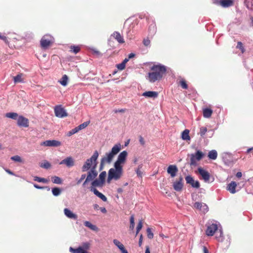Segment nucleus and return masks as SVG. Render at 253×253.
<instances>
[{
    "label": "nucleus",
    "instance_id": "11",
    "mask_svg": "<svg viewBox=\"0 0 253 253\" xmlns=\"http://www.w3.org/2000/svg\"><path fill=\"white\" fill-rule=\"evenodd\" d=\"M104 184L105 183L104 182L97 178H95L91 182L89 190L91 192H94V190H97L96 188H101L103 187Z\"/></svg>",
    "mask_w": 253,
    "mask_h": 253
},
{
    "label": "nucleus",
    "instance_id": "60",
    "mask_svg": "<svg viewBox=\"0 0 253 253\" xmlns=\"http://www.w3.org/2000/svg\"><path fill=\"white\" fill-rule=\"evenodd\" d=\"M100 210L102 213H106L107 212L106 209L104 207L100 208Z\"/></svg>",
    "mask_w": 253,
    "mask_h": 253
},
{
    "label": "nucleus",
    "instance_id": "53",
    "mask_svg": "<svg viewBox=\"0 0 253 253\" xmlns=\"http://www.w3.org/2000/svg\"><path fill=\"white\" fill-rule=\"evenodd\" d=\"M126 65L122 62L117 65V68L120 70H123L125 68Z\"/></svg>",
    "mask_w": 253,
    "mask_h": 253
},
{
    "label": "nucleus",
    "instance_id": "25",
    "mask_svg": "<svg viewBox=\"0 0 253 253\" xmlns=\"http://www.w3.org/2000/svg\"><path fill=\"white\" fill-rule=\"evenodd\" d=\"M220 3L223 7H228L233 4V1L232 0H221Z\"/></svg>",
    "mask_w": 253,
    "mask_h": 253
},
{
    "label": "nucleus",
    "instance_id": "32",
    "mask_svg": "<svg viewBox=\"0 0 253 253\" xmlns=\"http://www.w3.org/2000/svg\"><path fill=\"white\" fill-rule=\"evenodd\" d=\"M217 157V153L216 150H212L210 151L208 154V157L211 160H215Z\"/></svg>",
    "mask_w": 253,
    "mask_h": 253
},
{
    "label": "nucleus",
    "instance_id": "8",
    "mask_svg": "<svg viewBox=\"0 0 253 253\" xmlns=\"http://www.w3.org/2000/svg\"><path fill=\"white\" fill-rule=\"evenodd\" d=\"M53 38L49 35H45L42 37L41 40V45L42 48H46L53 42Z\"/></svg>",
    "mask_w": 253,
    "mask_h": 253
},
{
    "label": "nucleus",
    "instance_id": "59",
    "mask_svg": "<svg viewBox=\"0 0 253 253\" xmlns=\"http://www.w3.org/2000/svg\"><path fill=\"white\" fill-rule=\"evenodd\" d=\"M142 235H141L140 236V238H139V242H138V244H139V246H141V245H142Z\"/></svg>",
    "mask_w": 253,
    "mask_h": 253
},
{
    "label": "nucleus",
    "instance_id": "58",
    "mask_svg": "<svg viewBox=\"0 0 253 253\" xmlns=\"http://www.w3.org/2000/svg\"><path fill=\"white\" fill-rule=\"evenodd\" d=\"M114 111L115 113H124L125 111V109H121L119 110H116Z\"/></svg>",
    "mask_w": 253,
    "mask_h": 253
},
{
    "label": "nucleus",
    "instance_id": "21",
    "mask_svg": "<svg viewBox=\"0 0 253 253\" xmlns=\"http://www.w3.org/2000/svg\"><path fill=\"white\" fill-rule=\"evenodd\" d=\"M237 187V183L235 181H231L230 183L227 185V190L229 191L231 193L234 194L237 191L236 190V187Z\"/></svg>",
    "mask_w": 253,
    "mask_h": 253
},
{
    "label": "nucleus",
    "instance_id": "26",
    "mask_svg": "<svg viewBox=\"0 0 253 253\" xmlns=\"http://www.w3.org/2000/svg\"><path fill=\"white\" fill-rule=\"evenodd\" d=\"M70 251L73 253H86V251H85L82 247H79L77 249H74L72 247L70 248Z\"/></svg>",
    "mask_w": 253,
    "mask_h": 253
},
{
    "label": "nucleus",
    "instance_id": "24",
    "mask_svg": "<svg viewBox=\"0 0 253 253\" xmlns=\"http://www.w3.org/2000/svg\"><path fill=\"white\" fill-rule=\"evenodd\" d=\"M215 238L218 242H222L223 240V232L221 227H220L216 232Z\"/></svg>",
    "mask_w": 253,
    "mask_h": 253
},
{
    "label": "nucleus",
    "instance_id": "2",
    "mask_svg": "<svg viewBox=\"0 0 253 253\" xmlns=\"http://www.w3.org/2000/svg\"><path fill=\"white\" fill-rule=\"evenodd\" d=\"M121 145L120 143L115 144L109 152L106 153L105 155L101 158L100 166L102 167L105 164H110L115 156L120 151Z\"/></svg>",
    "mask_w": 253,
    "mask_h": 253
},
{
    "label": "nucleus",
    "instance_id": "39",
    "mask_svg": "<svg viewBox=\"0 0 253 253\" xmlns=\"http://www.w3.org/2000/svg\"><path fill=\"white\" fill-rule=\"evenodd\" d=\"M135 223H134V217L133 215H131L130 217V225H129V229L131 230H133L134 228Z\"/></svg>",
    "mask_w": 253,
    "mask_h": 253
},
{
    "label": "nucleus",
    "instance_id": "45",
    "mask_svg": "<svg viewBox=\"0 0 253 253\" xmlns=\"http://www.w3.org/2000/svg\"><path fill=\"white\" fill-rule=\"evenodd\" d=\"M79 131V130L77 128V127H76L75 128L72 129V130H71L70 131H68L67 133V135L68 136H70L72 135H73L74 134L78 132Z\"/></svg>",
    "mask_w": 253,
    "mask_h": 253
},
{
    "label": "nucleus",
    "instance_id": "50",
    "mask_svg": "<svg viewBox=\"0 0 253 253\" xmlns=\"http://www.w3.org/2000/svg\"><path fill=\"white\" fill-rule=\"evenodd\" d=\"M142 227V221L141 220H140L139 221V223L136 227V235H137L138 234L139 231L141 229Z\"/></svg>",
    "mask_w": 253,
    "mask_h": 253
},
{
    "label": "nucleus",
    "instance_id": "18",
    "mask_svg": "<svg viewBox=\"0 0 253 253\" xmlns=\"http://www.w3.org/2000/svg\"><path fill=\"white\" fill-rule=\"evenodd\" d=\"M178 170L176 165H169L167 169V172L170 174L171 177H174L176 175Z\"/></svg>",
    "mask_w": 253,
    "mask_h": 253
},
{
    "label": "nucleus",
    "instance_id": "63",
    "mask_svg": "<svg viewBox=\"0 0 253 253\" xmlns=\"http://www.w3.org/2000/svg\"><path fill=\"white\" fill-rule=\"evenodd\" d=\"M93 208L95 210H98L99 209V206L97 204H94Z\"/></svg>",
    "mask_w": 253,
    "mask_h": 253
},
{
    "label": "nucleus",
    "instance_id": "47",
    "mask_svg": "<svg viewBox=\"0 0 253 253\" xmlns=\"http://www.w3.org/2000/svg\"><path fill=\"white\" fill-rule=\"evenodd\" d=\"M11 159L15 162H22V160L21 157L18 155L14 156L11 157Z\"/></svg>",
    "mask_w": 253,
    "mask_h": 253
},
{
    "label": "nucleus",
    "instance_id": "48",
    "mask_svg": "<svg viewBox=\"0 0 253 253\" xmlns=\"http://www.w3.org/2000/svg\"><path fill=\"white\" fill-rule=\"evenodd\" d=\"M147 233V236L149 239H152L154 237V234L152 232L151 228H148L146 230Z\"/></svg>",
    "mask_w": 253,
    "mask_h": 253
},
{
    "label": "nucleus",
    "instance_id": "34",
    "mask_svg": "<svg viewBox=\"0 0 253 253\" xmlns=\"http://www.w3.org/2000/svg\"><path fill=\"white\" fill-rule=\"evenodd\" d=\"M52 182L53 183L61 184L62 183V180L61 178L57 176H54L51 177Z\"/></svg>",
    "mask_w": 253,
    "mask_h": 253
},
{
    "label": "nucleus",
    "instance_id": "3",
    "mask_svg": "<svg viewBox=\"0 0 253 253\" xmlns=\"http://www.w3.org/2000/svg\"><path fill=\"white\" fill-rule=\"evenodd\" d=\"M123 174V166H119L114 164V168H111L108 172L107 182L110 183L112 180L115 181L119 180Z\"/></svg>",
    "mask_w": 253,
    "mask_h": 253
},
{
    "label": "nucleus",
    "instance_id": "46",
    "mask_svg": "<svg viewBox=\"0 0 253 253\" xmlns=\"http://www.w3.org/2000/svg\"><path fill=\"white\" fill-rule=\"evenodd\" d=\"M142 168L141 165H139L137 169L135 170L137 175L139 177H142V172L141 170V169Z\"/></svg>",
    "mask_w": 253,
    "mask_h": 253
},
{
    "label": "nucleus",
    "instance_id": "16",
    "mask_svg": "<svg viewBox=\"0 0 253 253\" xmlns=\"http://www.w3.org/2000/svg\"><path fill=\"white\" fill-rule=\"evenodd\" d=\"M17 121V125L19 126L27 127L29 126L28 119L22 116H19Z\"/></svg>",
    "mask_w": 253,
    "mask_h": 253
},
{
    "label": "nucleus",
    "instance_id": "40",
    "mask_svg": "<svg viewBox=\"0 0 253 253\" xmlns=\"http://www.w3.org/2000/svg\"><path fill=\"white\" fill-rule=\"evenodd\" d=\"M149 31L150 34L154 35L156 32V27L155 24H151L149 27Z\"/></svg>",
    "mask_w": 253,
    "mask_h": 253
},
{
    "label": "nucleus",
    "instance_id": "4",
    "mask_svg": "<svg viewBox=\"0 0 253 253\" xmlns=\"http://www.w3.org/2000/svg\"><path fill=\"white\" fill-rule=\"evenodd\" d=\"M98 156L99 154L97 151H95L92 156L89 159H87L84 163L82 168V171H87L93 167H95L94 168H96L97 165V159Z\"/></svg>",
    "mask_w": 253,
    "mask_h": 253
},
{
    "label": "nucleus",
    "instance_id": "43",
    "mask_svg": "<svg viewBox=\"0 0 253 253\" xmlns=\"http://www.w3.org/2000/svg\"><path fill=\"white\" fill-rule=\"evenodd\" d=\"M13 80L15 83L22 82L23 80L22 79V75L21 74H19L14 77Z\"/></svg>",
    "mask_w": 253,
    "mask_h": 253
},
{
    "label": "nucleus",
    "instance_id": "54",
    "mask_svg": "<svg viewBox=\"0 0 253 253\" xmlns=\"http://www.w3.org/2000/svg\"><path fill=\"white\" fill-rule=\"evenodd\" d=\"M86 177V174H82L81 176V178L77 180V184H79L80 183H81L82 182V181Z\"/></svg>",
    "mask_w": 253,
    "mask_h": 253
},
{
    "label": "nucleus",
    "instance_id": "17",
    "mask_svg": "<svg viewBox=\"0 0 253 253\" xmlns=\"http://www.w3.org/2000/svg\"><path fill=\"white\" fill-rule=\"evenodd\" d=\"M60 165H65L67 167L70 168L74 165V160L71 157H68L62 160L60 163Z\"/></svg>",
    "mask_w": 253,
    "mask_h": 253
},
{
    "label": "nucleus",
    "instance_id": "19",
    "mask_svg": "<svg viewBox=\"0 0 253 253\" xmlns=\"http://www.w3.org/2000/svg\"><path fill=\"white\" fill-rule=\"evenodd\" d=\"M183 178L181 176L179 177L178 181H176L173 183V187L174 189L176 191H180L183 188Z\"/></svg>",
    "mask_w": 253,
    "mask_h": 253
},
{
    "label": "nucleus",
    "instance_id": "5",
    "mask_svg": "<svg viewBox=\"0 0 253 253\" xmlns=\"http://www.w3.org/2000/svg\"><path fill=\"white\" fill-rule=\"evenodd\" d=\"M207 230L206 231V234L207 236H211L218 230V229L221 227L220 225L217 222L210 223L209 222L207 224Z\"/></svg>",
    "mask_w": 253,
    "mask_h": 253
},
{
    "label": "nucleus",
    "instance_id": "51",
    "mask_svg": "<svg viewBox=\"0 0 253 253\" xmlns=\"http://www.w3.org/2000/svg\"><path fill=\"white\" fill-rule=\"evenodd\" d=\"M180 84L183 89H187L188 85L185 80H182L180 81Z\"/></svg>",
    "mask_w": 253,
    "mask_h": 253
},
{
    "label": "nucleus",
    "instance_id": "57",
    "mask_svg": "<svg viewBox=\"0 0 253 253\" xmlns=\"http://www.w3.org/2000/svg\"><path fill=\"white\" fill-rule=\"evenodd\" d=\"M244 46L242 43L241 42H237V48L241 49Z\"/></svg>",
    "mask_w": 253,
    "mask_h": 253
},
{
    "label": "nucleus",
    "instance_id": "38",
    "mask_svg": "<svg viewBox=\"0 0 253 253\" xmlns=\"http://www.w3.org/2000/svg\"><path fill=\"white\" fill-rule=\"evenodd\" d=\"M34 180L35 181H38L39 182H42V183H47L48 182V180H47V179L40 177L38 176H35L34 177Z\"/></svg>",
    "mask_w": 253,
    "mask_h": 253
},
{
    "label": "nucleus",
    "instance_id": "6",
    "mask_svg": "<svg viewBox=\"0 0 253 253\" xmlns=\"http://www.w3.org/2000/svg\"><path fill=\"white\" fill-rule=\"evenodd\" d=\"M93 167L91 168L90 169H89L87 171V175H86V178L85 181L83 184V186H84L88 182L93 181L96 178L98 175V172L96 170V168Z\"/></svg>",
    "mask_w": 253,
    "mask_h": 253
},
{
    "label": "nucleus",
    "instance_id": "56",
    "mask_svg": "<svg viewBox=\"0 0 253 253\" xmlns=\"http://www.w3.org/2000/svg\"><path fill=\"white\" fill-rule=\"evenodd\" d=\"M82 247L83 248L85 251H86L89 248V244L87 242L84 243L83 244V247Z\"/></svg>",
    "mask_w": 253,
    "mask_h": 253
},
{
    "label": "nucleus",
    "instance_id": "52",
    "mask_svg": "<svg viewBox=\"0 0 253 253\" xmlns=\"http://www.w3.org/2000/svg\"><path fill=\"white\" fill-rule=\"evenodd\" d=\"M34 186L35 188L38 189H43L44 188H46L48 191H49L50 190V188L48 187L40 186L37 184H34Z\"/></svg>",
    "mask_w": 253,
    "mask_h": 253
},
{
    "label": "nucleus",
    "instance_id": "22",
    "mask_svg": "<svg viewBox=\"0 0 253 253\" xmlns=\"http://www.w3.org/2000/svg\"><path fill=\"white\" fill-rule=\"evenodd\" d=\"M112 36H113L119 43H123L125 42L123 37L118 32H114L112 35Z\"/></svg>",
    "mask_w": 253,
    "mask_h": 253
},
{
    "label": "nucleus",
    "instance_id": "10",
    "mask_svg": "<svg viewBox=\"0 0 253 253\" xmlns=\"http://www.w3.org/2000/svg\"><path fill=\"white\" fill-rule=\"evenodd\" d=\"M54 111L55 115L57 117L62 118L68 116L65 109L61 105L55 106Z\"/></svg>",
    "mask_w": 253,
    "mask_h": 253
},
{
    "label": "nucleus",
    "instance_id": "31",
    "mask_svg": "<svg viewBox=\"0 0 253 253\" xmlns=\"http://www.w3.org/2000/svg\"><path fill=\"white\" fill-rule=\"evenodd\" d=\"M18 114L14 112H9L5 114V117L8 118L12 119L13 120H17L18 117Z\"/></svg>",
    "mask_w": 253,
    "mask_h": 253
},
{
    "label": "nucleus",
    "instance_id": "28",
    "mask_svg": "<svg viewBox=\"0 0 253 253\" xmlns=\"http://www.w3.org/2000/svg\"><path fill=\"white\" fill-rule=\"evenodd\" d=\"M84 225L88 227L89 229L93 231H97L98 230V228L96 225H93L91 224L89 221H85L84 222Z\"/></svg>",
    "mask_w": 253,
    "mask_h": 253
},
{
    "label": "nucleus",
    "instance_id": "20",
    "mask_svg": "<svg viewBox=\"0 0 253 253\" xmlns=\"http://www.w3.org/2000/svg\"><path fill=\"white\" fill-rule=\"evenodd\" d=\"M64 213L66 217L70 219H77L78 216L75 213H73L68 208H65L64 210Z\"/></svg>",
    "mask_w": 253,
    "mask_h": 253
},
{
    "label": "nucleus",
    "instance_id": "12",
    "mask_svg": "<svg viewBox=\"0 0 253 253\" xmlns=\"http://www.w3.org/2000/svg\"><path fill=\"white\" fill-rule=\"evenodd\" d=\"M185 180L187 184H189L193 188H199L200 186L198 181H195L194 178L191 175H187L185 177Z\"/></svg>",
    "mask_w": 253,
    "mask_h": 253
},
{
    "label": "nucleus",
    "instance_id": "1",
    "mask_svg": "<svg viewBox=\"0 0 253 253\" xmlns=\"http://www.w3.org/2000/svg\"><path fill=\"white\" fill-rule=\"evenodd\" d=\"M151 72L148 73V80L151 83L160 80L166 72V67L161 64L153 66L151 68Z\"/></svg>",
    "mask_w": 253,
    "mask_h": 253
},
{
    "label": "nucleus",
    "instance_id": "35",
    "mask_svg": "<svg viewBox=\"0 0 253 253\" xmlns=\"http://www.w3.org/2000/svg\"><path fill=\"white\" fill-rule=\"evenodd\" d=\"M52 193L54 196H58L61 193V189L58 187H54L51 189Z\"/></svg>",
    "mask_w": 253,
    "mask_h": 253
},
{
    "label": "nucleus",
    "instance_id": "30",
    "mask_svg": "<svg viewBox=\"0 0 253 253\" xmlns=\"http://www.w3.org/2000/svg\"><path fill=\"white\" fill-rule=\"evenodd\" d=\"M189 130L188 129H185L182 132L181 134V137L183 140H189L190 139V137L189 135Z\"/></svg>",
    "mask_w": 253,
    "mask_h": 253
},
{
    "label": "nucleus",
    "instance_id": "15",
    "mask_svg": "<svg viewBox=\"0 0 253 253\" xmlns=\"http://www.w3.org/2000/svg\"><path fill=\"white\" fill-rule=\"evenodd\" d=\"M198 171L199 174L201 175L203 179L205 182H208L210 178V174L206 170L203 169L201 167H199L198 169Z\"/></svg>",
    "mask_w": 253,
    "mask_h": 253
},
{
    "label": "nucleus",
    "instance_id": "33",
    "mask_svg": "<svg viewBox=\"0 0 253 253\" xmlns=\"http://www.w3.org/2000/svg\"><path fill=\"white\" fill-rule=\"evenodd\" d=\"M68 78L66 75H64L62 76L60 81H59L60 84L64 86L67 85L68 83Z\"/></svg>",
    "mask_w": 253,
    "mask_h": 253
},
{
    "label": "nucleus",
    "instance_id": "23",
    "mask_svg": "<svg viewBox=\"0 0 253 253\" xmlns=\"http://www.w3.org/2000/svg\"><path fill=\"white\" fill-rule=\"evenodd\" d=\"M158 93L156 91H148L143 93L142 96L150 98H156L158 96Z\"/></svg>",
    "mask_w": 253,
    "mask_h": 253
},
{
    "label": "nucleus",
    "instance_id": "41",
    "mask_svg": "<svg viewBox=\"0 0 253 253\" xmlns=\"http://www.w3.org/2000/svg\"><path fill=\"white\" fill-rule=\"evenodd\" d=\"M113 243L120 250L124 248V246L118 240L114 239Z\"/></svg>",
    "mask_w": 253,
    "mask_h": 253
},
{
    "label": "nucleus",
    "instance_id": "49",
    "mask_svg": "<svg viewBox=\"0 0 253 253\" xmlns=\"http://www.w3.org/2000/svg\"><path fill=\"white\" fill-rule=\"evenodd\" d=\"M207 131V129L206 127L203 126V127H200V134L201 136H203L205 134V133H206Z\"/></svg>",
    "mask_w": 253,
    "mask_h": 253
},
{
    "label": "nucleus",
    "instance_id": "7",
    "mask_svg": "<svg viewBox=\"0 0 253 253\" xmlns=\"http://www.w3.org/2000/svg\"><path fill=\"white\" fill-rule=\"evenodd\" d=\"M204 153L200 150H198L194 154H192L190 155V163L191 166H196L197 162L200 161L204 157Z\"/></svg>",
    "mask_w": 253,
    "mask_h": 253
},
{
    "label": "nucleus",
    "instance_id": "62",
    "mask_svg": "<svg viewBox=\"0 0 253 253\" xmlns=\"http://www.w3.org/2000/svg\"><path fill=\"white\" fill-rule=\"evenodd\" d=\"M242 172H238L237 173H236V176L238 178H240L242 176Z\"/></svg>",
    "mask_w": 253,
    "mask_h": 253
},
{
    "label": "nucleus",
    "instance_id": "55",
    "mask_svg": "<svg viewBox=\"0 0 253 253\" xmlns=\"http://www.w3.org/2000/svg\"><path fill=\"white\" fill-rule=\"evenodd\" d=\"M143 43L145 46H148L150 44V41L148 39H144Z\"/></svg>",
    "mask_w": 253,
    "mask_h": 253
},
{
    "label": "nucleus",
    "instance_id": "13",
    "mask_svg": "<svg viewBox=\"0 0 253 253\" xmlns=\"http://www.w3.org/2000/svg\"><path fill=\"white\" fill-rule=\"evenodd\" d=\"M194 207L204 213L207 212L209 211L208 206L206 204L201 202H196L194 205Z\"/></svg>",
    "mask_w": 253,
    "mask_h": 253
},
{
    "label": "nucleus",
    "instance_id": "44",
    "mask_svg": "<svg viewBox=\"0 0 253 253\" xmlns=\"http://www.w3.org/2000/svg\"><path fill=\"white\" fill-rule=\"evenodd\" d=\"M89 122H85L84 123L78 126H77V128L79 131L85 128L89 125Z\"/></svg>",
    "mask_w": 253,
    "mask_h": 253
},
{
    "label": "nucleus",
    "instance_id": "9",
    "mask_svg": "<svg viewBox=\"0 0 253 253\" xmlns=\"http://www.w3.org/2000/svg\"><path fill=\"white\" fill-rule=\"evenodd\" d=\"M127 152L126 151H123L121 152L117 158L116 161L114 163L115 165H116L119 166H123L125 163L126 158L127 156Z\"/></svg>",
    "mask_w": 253,
    "mask_h": 253
},
{
    "label": "nucleus",
    "instance_id": "27",
    "mask_svg": "<svg viewBox=\"0 0 253 253\" xmlns=\"http://www.w3.org/2000/svg\"><path fill=\"white\" fill-rule=\"evenodd\" d=\"M212 110L209 108L203 109V116L206 118H209L211 116Z\"/></svg>",
    "mask_w": 253,
    "mask_h": 253
},
{
    "label": "nucleus",
    "instance_id": "29",
    "mask_svg": "<svg viewBox=\"0 0 253 253\" xmlns=\"http://www.w3.org/2000/svg\"><path fill=\"white\" fill-rule=\"evenodd\" d=\"M94 191L92 192L94 194V195L100 198L103 201H107V199L105 195L99 192L97 190H94Z\"/></svg>",
    "mask_w": 253,
    "mask_h": 253
},
{
    "label": "nucleus",
    "instance_id": "37",
    "mask_svg": "<svg viewBox=\"0 0 253 253\" xmlns=\"http://www.w3.org/2000/svg\"><path fill=\"white\" fill-rule=\"evenodd\" d=\"M106 177V172L105 171H103L99 174L98 179L105 183Z\"/></svg>",
    "mask_w": 253,
    "mask_h": 253
},
{
    "label": "nucleus",
    "instance_id": "64",
    "mask_svg": "<svg viewBox=\"0 0 253 253\" xmlns=\"http://www.w3.org/2000/svg\"><path fill=\"white\" fill-rule=\"evenodd\" d=\"M121 251L122 252V253H128L127 250L125 249V247L123 248V249H121Z\"/></svg>",
    "mask_w": 253,
    "mask_h": 253
},
{
    "label": "nucleus",
    "instance_id": "42",
    "mask_svg": "<svg viewBox=\"0 0 253 253\" xmlns=\"http://www.w3.org/2000/svg\"><path fill=\"white\" fill-rule=\"evenodd\" d=\"M71 51L74 53L75 54H77L80 50V47L78 46L72 45L70 47Z\"/></svg>",
    "mask_w": 253,
    "mask_h": 253
},
{
    "label": "nucleus",
    "instance_id": "36",
    "mask_svg": "<svg viewBox=\"0 0 253 253\" xmlns=\"http://www.w3.org/2000/svg\"><path fill=\"white\" fill-rule=\"evenodd\" d=\"M40 166L41 168L45 169H48L51 167L50 164L46 160H45L42 163H41Z\"/></svg>",
    "mask_w": 253,
    "mask_h": 253
},
{
    "label": "nucleus",
    "instance_id": "61",
    "mask_svg": "<svg viewBox=\"0 0 253 253\" xmlns=\"http://www.w3.org/2000/svg\"><path fill=\"white\" fill-rule=\"evenodd\" d=\"M135 54L133 53H131L128 55V59H129L133 57H134Z\"/></svg>",
    "mask_w": 253,
    "mask_h": 253
},
{
    "label": "nucleus",
    "instance_id": "14",
    "mask_svg": "<svg viewBox=\"0 0 253 253\" xmlns=\"http://www.w3.org/2000/svg\"><path fill=\"white\" fill-rule=\"evenodd\" d=\"M61 143L56 140H48L42 142L41 143V145L48 147H58L60 146Z\"/></svg>",
    "mask_w": 253,
    "mask_h": 253
}]
</instances>
